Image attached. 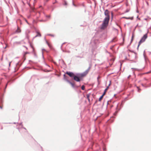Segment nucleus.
Instances as JSON below:
<instances>
[{"instance_id":"obj_17","label":"nucleus","mask_w":151,"mask_h":151,"mask_svg":"<svg viewBox=\"0 0 151 151\" xmlns=\"http://www.w3.org/2000/svg\"><path fill=\"white\" fill-rule=\"evenodd\" d=\"M107 89L106 88L105 89V90H104V92H106L107 91Z\"/></svg>"},{"instance_id":"obj_4","label":"nucleus","mask_w":151,"mask_h":151,"mask_svg":"<svg viewBox=\"0 0 151 151\" xmlns=\"http://www.w3.org/2000/svg\"><path fill=\"white\" fill-rule=\"evenodd\" d=\"M73 78L74 80L77 82H80L81 80V79L78 75L77 76L75 75Z\"/></svg>"},{"instance_id":"obj_26","label":"nucleus","mask_w":151,"mask_h":151,"mask_svg":"<svg viewBox=\"0 0 151 151\" xmlns=\"http://www.w3.org/2000/svg\"><path fill=\"white\" fill-rule=\"evenodd\" d=\"M64 76H65V74H64Z\"/></svg>"},{"instance_id":"obj_1","label":"nucleus","mask_w":151,"mask_h":151,"mask_svg":"<svg viewBox=\"0 0 151 151\" xmlns=\"http://www.w3.org/2000/svg\"><path fill=\"white\" fill-rule=\"evenodd\" d=\"M104 14L106 17L104 18L101 27V29H104L107 27L110 19L109 12L108 10H105Z\"/></svg>"},{"instance_id":"obj_13","label":"nucleus","mask_w":151,"mask_h":151,"mask_svg":"<svg viewBox=\"0 0 151 151\" xmlns=\"http://www.w3.org/2000/svg\"><path fill=\"white\" fill-rule=\"evenodd\" d=\"M133 38H134V35H132V39H131V42H132V41L133 40Z\"/></svg>"},{"instance_id":"obj_5","label":"nucleus","mask_w":151,"mask_h":151,"mask_svg":"<svg viewBox=\"0 0 151 151\" xmlns=\"http://www.w3.org/2000/svg\"><path fill=\"white\" fill-rule=\"evenodd\" d=\"M66 74H67L71 77H73L75 76V74L71 72H66Z\"/></svg>"},{"instance_id":"obj_12","label":"nucleus","mask_w":151,"mask_h":151,"mask_svg":"<svg viewBox=\"0 0 151 151\" xmlns=\"http://www.w3.org/2000/svg\"><path fill=\"white\" fill-rule=\"evenodd\" d=\"M20 32V30L19 29V28H18L16 30V32L19 33Z\"/></svg>"},{"instance_id":"obj_24","label":"nucleus","mask_w":151,"mask_h":151,"mask_svg":"<svg viewBox=\"0 0 151 151\" xmlns=\"http://www.w3.org/2000/svg\"><path fill=\"white\" fill-rule=\"evenodd\" d=\"M137 88H138V91H139V88L138 87H137Z\"/></svg>"},{"instance_id":"obj_23","label":"nucleus","mask_w":151,"mask_h":151,"mask_svg":"<svg viewBox=\"0 0 151 151\" xmlns=\"http://www.w3.org/2000/svg\"><path fill=\"white\" fill-rule=\"evenodd\" d=\"M117 112V111H116V112H115L114 113V114L115 115H116V114Z\"/></svg>"},{"instance_id":"obj_15","label":"nucleus","mask_w":151,"mask_h":151,"mask_svg":"<svg viewBox=\"0 0 151 151\" xmlns=\"http://www.w3.org/2000/svg\"><path fill=\"white\" fill-rule=\"evenodd\" d=\"M106 92H104L103 94H102V96H104L105 95Z\"/></svg>"},{"instance_id":"obj_8","label":"nucleus","mask_w":151,"mask_h":151,"mask_svg":"<svg viewBox=\"0 0 151 151\" xmlns=\"http://www.w3.org/2000/svg\"><path fill=\"white\" fill-rule=\"evenodd\" d=\"M124 18L127 19H130L131 20H132L133 19V17H124Z\"/></svg>"},{"instance_id":"obj_10","label":"nucleus","mask_w":151,"mask_h":151,"mask_svg":"<svg viewBox=\"0 0 151 151\" xmlns=\"http://www.w3.org/2000/svg\"><path fill=\"white\" fill-rule=\"evenodd\" d=\"M103 96L102 95L100 97V98L99 99V101H101V100L103 98Z\"/></svg>"},{"instance_id":"obj_14","label":"nucleus","mask_w":151,"mask_h":151,"mask_svg":"<svg viewBox=\"0 0 151 151\" xmlns=\"http://www.w3.org/2000/svg\"><path fill=\"white\" fill-rule=\"evenodd\" d=\"M48 35H50V36H51L52 37H54V35H52V34H49Z\"/></svg>"},{"instance_id":"obj_16","label":"nucleus","mask_w":151,"mask_h":151,"mask_svg":"<svg viewBox=\"0 0 151 151\" xmlns=\"http://www.w3.org/2000/svg\"><path fill=\"white\" fill-rule=\"evenodd\" d=\"M111 81H110V83L109 84L108 86H109H109H110L111 85Z\"/></svg>"},{"instance_id":"obj_9","label":"nucleus","mask_w":151,"mask_h":151,"mask_svg":"<svg viewBox=\"0 0 151 151\" xmlns=\"http://www.w3.org/2000/svg\"><path fill=\"white\" fill-rule=\"evenodd\" d=\"M89 96H90V95L89 94H87L86 95V96H87V98L88 99V100L89 101H90V99H89Z\"/></svg>"},{"instance_id":"obj_11","label":"nucleus","mask_w":151,"mask_h":151,"mask_svg":"<svg viewBox=\"0 0 151 151\" xmlns=\"http://www.w3.org/2000/svg\"><path fill=\"white\" fill-rule=\"evenodd\" d=\"M81 89H82V90H85V86L83 85V86H82V87H81Z\"/></svg>"},{"instance_id":"obj_18","label":"nucleus","mask_w":151,"mask_h":151,"mask_svg":"<svg viewBox=\"0 0 151 151\" xmlns=\"http://www.w3.org/2000/svg\"><path fill=\"white\" fill-rule=\"evenodd\" d=\"M0 108L1 109H2V108H3V106H1L0 105Z\"/></svg>"},{"instance_id":"obj_21","label":"nucleus","mask_w":151,"mask_h":151,"mask_svg":"<svg viewBox=\"0 0 151 151\" xmlns=\"http://www.w3.org/2000/svg\"><path fill=\"white\" fill-rule=\"evenodd\" d=\"M65 4L66 5L67 4V3L66 2H65Z\"/></svg>"},{"instance_id":"obj_3","label":"nucleus","mask_w":151,"mask_h":151,"mask_svg":"<svg viewBox=\"0 0 151 151\" xmlns=\"http://www.w3.org/2000/svg\"><path fill=\"white\" fill-rule=\"evenodd\" d=\"M147 37V34L145 35L142 38L140 41L139 43V45H138V47L139 46V45L141 44V43L144 42L146 40V39Z\"/></svg>"},{"instance_id":"obj_19","label":"nucleus","mask_w":151,"mask_h":151,"mask_svg":"<svg viewBox=\"0 0 151 151\" xmlns=\"http://www.w3.org/2000/svg\"><path fill=\"white\" fill-rule=\"evenodd\" d=\"M11 62H9V66H10V64H11Z\"/></svg>"},{"instance_id":"obj_27","label":"nucleus","mask_w":151,"mask_h":151,"mask_svg":"<svg viewBox=\"0 0 151 151\" xmlns=\"http://www.w3.org/2000/svg\"><path fill=\"white\" fill-rule=\"evenodd\" d=\"M150 73V72H148V73Z\"/></svg>"},{"instance_id":"obj_20","label":"nucleus","mask_w":151,"mask_h":151,"mask_svg":"<svg viewBox=\"0 0 151 151\" xmlns=\"http://www.w3.org/2000/svg\"><path fill=\"white\" fill-rule=\"evenodd\" d=\"M109 86H108L106 88V89H107V90H108V89H109Z\"/></svg>"},{"instance_id":"obj_22","label":"nucleus","mask_w":151,"mask_h":151,"mask_svg":"<svg viewBox=\"0 0 151 151\" xmlns=\"http://www.w3.org/2000/svg\"><path fill=\"white\" fill-rule=\"evenodd\" d=\"M48 45L50 47V45L49 43H48Z\"/></svg>"},{"instance_id":"obj_25","label":"nucleus","mask_w":151,"mask_h":151,"mask_svg":"<svg viewBox=\"0 0 151 151\" xmlns=\"http://www.w3.org/2000/svg\"><path fill=\"white\" fill-rule=\"evenodd\" d=\"M99 77H98L97 79H98H98H99Z\"/></svg>"},{"instance_id":"obj_7","label":"nucleus","mask_w":151,"mask_h":151,"mask_svg":"<svg viewBox=\"0 0 151 151\" xmlns=\"http://www.w3.org/2000/svg\"><path fill=\"white\" fill-rule=\"evenodd\" d=\"M41 36V35L40 32H37V35L35 36V37H40Z\"/></svg>"},{"instance_id":"obj_6","label":"nucleus","mask_w":151,"mask_h":151,"mask_svg":"<svg viewBox=\"0 0 151 151\" xmlns=\"http://www.w3.org/2000/svg\"><path fill=\"white\" fill-rule=\"evenodd\" d=\"M67 82L70 83L72 86V87H74V83H73L71 82L70 81L68 80H67Z\"/></svg>"},{"instance_id":"obj_2","label":"nucleus","mask_w":151,"mask_h":151,"mask_svg":"<svg viewBox=\"0 0 151 151\" xmlns=\"http://www.w3.org/2000/svg\"><path fill=\"white\" fill-rule=\"evenodd\" d=\"M90 68H89L83 73L80 74H78L79 76H80V77L81 79L82 77L85 76L88 73L90 70Z\"/></svg>"}]
</instances>
